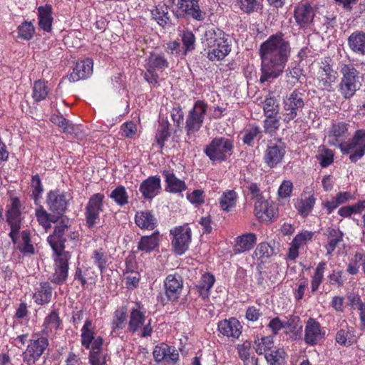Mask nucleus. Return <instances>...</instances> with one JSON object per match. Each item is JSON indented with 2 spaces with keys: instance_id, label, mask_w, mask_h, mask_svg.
<instances>
[{
  "instance_id": "obj_1",
  "label": "nucleus",
  "mask_w": 365,
  "mask_h": 365,
  "mask_svg": "<svg viewBox=\"0 0 365 365\" xmlns=\"http://www.w3.org/2000/svg\"><path fill=\"white\" fill-rule=\"evenodd\" d=\"M291 55V46L284 35L278 32L269 36L259 48L262 83L277 78L284 71Z\"/></svg>"
},
{
  "instance_id": "obj_2",
  "label": "nucleus",
  "mask_w": 365,
  "mask_h": 365,
  "mask_svg": "<svg viewBox=\"0 0 365 365\" xmlns=\"http://www.w3.org/2000/svg\"><path fill=\"white\" fill-rule=\"evenodd\" d=\"M347 137V125L337 123L329 128L326 139L329 145L338 146L342 153L349 155L350 160L361 158L365 153V130H357L351 140L345 143Z\"/></svg>"
},
{
  "instance_id": "obj_3",
  "label": "nucleus",
  "mask_w": 365,
  "mask_h": 365,
  "mask_svg": "<svg viewBox=\"0 0 365 365\" xmlns=\"http://www.w3.org/2000/svg\"><path fill=\"white\" fill-rule=\"evenodd\" d=\"M202 40L207 49V58L212 61L222 60L231 51L225 34L220 29H207Z\"/></svg>"
},
{
  "instance_id": "obj_4",
  "label": "nucleus",
  "mask_w": 365,
  "mask_h": 365,
  "mask_svg": "<svg viewBox=\"0 0 365 365\" xmlns=\"http://www.w3.org/2000/svg\"><path fill=\"white\" fill-rule=\"evenodd\" d=\"M145 322V312L139 303H136L130 312L128 331L132 334L138 333V336L142 338L150 336L153 333L151 319Z\"/></svg>"
},
{
  "instance_id": "obj_5",
  "label": "nucleus",
  "mask_w": 365,
  "mask_h": 365,
  "mask_svg": "<svg viewBox=\"0 0 365 365\" xmlns=\"http://www.w3.org/2000/svg\"><path fill=\"white\" fill-rule=\"evenodd\" d=\"M342 78L339 83V91L345 98L352 97L361 86V77L353 65L344 64L341 66Z\"/></svg>"
},
{
  "instance_id": "obj_6",
  "label": "nucleus",
  "mask_w": 365,
  "mask_h": 365,
  "mask_svg": "<svg viewBox=\"0 0 365 365\" xmlns=\"http://www.w3.org/2000/svg\"><path fill=\"white\" fill-rule=\"evenodd\" d=\"M304 94L295 89L282 100V120L289 123L294 120L304 107Z\"/></svg>"
},
{
  "instance_id": "obj_7",
  "label": "nucleus",
  "mask_w": 365,
  "mask_h": 365,
  "mask_svg": "<svg viewBox=\"0 0 365 365\" xmlns=\"http://www.w3.org/2000/svg\"><path fill=\"white\" fill-rule=\"evenodd\" d=\"M232 141L227 138H215L206 147L205 152L210 160H226L231 157Z\"/></svg>"
},
{
  "instance_id": "obj_8",
  "label": "nucleus",
  "mask_w": 365,
  "mask_h": 365,
  "mask_svg": "<svg viewBox=\"0 0 365 365\" xmlns=\"http://www.w3.org/2000/svg\"><path fill=\"white\" fill-rule=\"evenodd\" d=\"M207 110V105L202 101H197L190 110L185 121V130L188 135L197 132L202 127Z\"/></svg>"
},
{
  "instance_id": "obj_9",
  "label": "nucleus",
  "mask_w": 365,
  "mask_h": 365,
  "mask_svg": "<svg viewBox=\"0 0 365 365\" xmlns=\"http://www.w3.org/2000/svg\"><path fill=\"white\" fill-rule=\"evenodd\" d=\"M169 66V63L162 54L151 53L145 63L146 71L144 78L150 85L155 86L158 83V75L156 71H163Z\"/></svg>"
},
{
  "instance_id": "obj_10",
  "label": "nucleus",
  "mask_w": 365,
  "mask_h": 365,
  "mask_svg": "<svg viewBox=\"0 0 365 365\" xmlns=\"http://www.w3.org/2000/svg\"><path fill=\"white\" fill-rule=\"evenodd\" d=\"M170 233L173 235L172 245L175 252L180 255L184 254L191 242L190 227L185 224L170 230Z\"/></svg>"
},
{
  "instance_id": "obj_11",
  "label": "nucleus",
  "mask_w": 365,
  "mask_h": 365,
  "mask_svg": "<svg viewBox=\"0 0 365 365\" xmlns=\"http://www.w3.org/2000/svg\"><path fill=\"white\" fill-rule=\"evenodd\" d=\"M199 0H178L173 14L177 18L190 17L197 21H203L205 13L200 9Z\"/></svg>"
},
{
  "instance_id": "obj_12",
  "label": "nucleus",
  "mask_w": 365,
  "mask_h": 365,
  "mask_svg": "<svg viewBox=\"0 0 365 365\" xmlns=\"http://www.w3.org/2000/svg\"><path fill=\"white\" fill-rule=\"evenodd\" d=\"M103 200L104 195L101 193H96L89 198L85 208V218L88 227H93L99 222Z\"/></svg>"
},
{
  "instance_id": "obj_13",
  "label": "nucleus",
  "mask_w": 365,
  "mask_h": 365,
  "mask_svg": "<svg viewBox=\"0 0 365 365\" xmlns=\"http://www.w3.org/2000/svg\"><path fill=\"white\" fill-rule=\"evenodd\" d=\"M55 254L56 257L54 259V272L51 277V281L57 284H61L68 277L71 255L66 251L55 252Z\"/></svg>"
},
{
  "instance_id": "obj_14",
  "label": "nucleus",
  "mask_w": 365,
  "mask_h": 365,
  "mask_svg": "<svg viewBox=\"0 0 365 365\" xmlns=\"http://www.w3.org/2000/svg\"><path fill=\"white\" fill-rule=\"evenodd\" d=\"M48 345L47 338L41 336L31 340L23 353V360L28 365H34L41 357Z\"/></svg>"
},
{
  "instance_id": "obj_15",
  "label": "nucleus",
  "mask_w": 365,
  "mask_h": 365,
  "mask_svg": "<svg viewBox=\"0 0 365 365\" xmlns=\"http://www.w3.org/2000/svg\"><path fill=\"white\" fill-rule=\"evenodd\" d=\"M21 203L17 197L11 198V204L7 210V222L11 226L9 236L12 242L16 243V236L21 229V213L20 211Z\"/></svg>"
},
{
  "instance_id": "obj_16",
  "label": "nucleus",
  "mask_w": 365,
  "mask_h": 365,
  "mask_svg": "<svg viewBox=\"0 0 365 365\" xmlns=\"http://www.w3.org/2000/svg\"><path fill=\"white\" fill-rule=\"evenodd\" d=\"M68 220H62L56 227L53 234L48 237V242L54 252L64 251V243L66 241L65 235L71 232Z\"/></svg>"
},
{
  "instance_id": "obj_17",
  "label": "nucleus",
  "mask_w": 365,
  "mask_h": 365,
  "mask_svg": "<svg viewBox=\"0 0 365 365\" xmlns=\"http://www.w3.org/2000/svg\"><path fill=\"white\" fill-rule=\"evenodd\" d=\"M325 336L320 324L314 319L310 318L306 322L304 328V341L307 344L314 346L320 343Z\"/></svg>"
},
{
  "instance_id": "obj_18",
  "label": "nucleus",
  "mask_w": 365,
  "mask_h": 365,
  "mask_svg": "<svg viewBox=\"0 0 365 365\" xmlns=\"http://www.w3.org/2000/svg\"><path fill=\"white\" fill-rule=\"evenodd\" d=\"M165 293L169 301H176L183 289V280L178 274H169L164 280Z\"/></svg>"
},
{
  "instance_id": "obj_19",
  "label": "nucleus",
  "mask_w": 365,
  "mask_h": 365,
  "mask_svg": "<svg viewBox=\"0 0 365 365\" xmlns=\"http://www.w3.org/2000/svg\"><path fill=\"white\" fill-rule=\"evenodd\" d=\"M314 16V9L307 3L294 7V18L300 29H307L312 23Z\"/></svg>"
},
{
  "instance_id": "obj_20",
  "label": "nucleus",
  "mask_w": 365,
  "mask_h": 365,
  "mask_svg": "<svg viewBox=\"0 0 365 365\" xmlns=\"http://www.w3.org/2000/svg\"><path fill=\"white\" fill-rule=\"evenodd\" d=\"M337 78V73L331 66L325 61L322 62L319 71L317 73V80L319 87L323 90L329 91L333 83Z\"/></svg>"
},
{
  "instance_id": "obj_21",
  "label": "nucleus",
  "mask_w": 365,
  "mask_h": 365,
  "mask_svg": "<svg viewBox=\"0 0 365 365\" xmlns=\"http://www.w3.org/2000/svg\"><path fill=\"white\" fill-rule=\"evenodd\" d=\"M242 328L240 322L233 317L218 322V331L227 337L238 339L242 333Z\"/></svg>"
},
{
  "instance_id": "obj_22",
  "label": "nucleus",
  "mask_w": 365,
  "mask_h": 365,
  "mask_svg": "<svg viewBox=\"0 0 365 365\" xmlns=\"http://www.w3.org/2000/svg\"><path fill=\"white\" fill-rule=\"evenodd\" d=\"M93 61L90 58L77 62L69 76V81L76 82L89 77L93 73Z\"/></svg>"
},
{
  "instance_id": "obj_23",
  "label": "nucleus",
  "mask_w": 365,
  "mask_h": 365,
  "mask_svg": "<svg viewBox=\"0 0 365 365\" xmlns=\"http://www.w3.org/2000/svg\"><path fill=\"white\" fill-rule=\"evenodd\" d=\"M254 211L256 217L263 222L271 221L275 215L274 207L264 198L255 202Z\"/></svg>"
},
{
  "instance_id": "obj_24",
  "label": "nucleus",
  "mask_w": 365,
  "mask_h": 365,
  "mask_svg": "<svg viewBox=\"0 0 365 365\" xmlns=\"http://www.w3.org/2000/svg\"><path fill=\"white\" fill-rule=\"evenodd\" d=\"M160 188V179L153 176L143 181L139 190L145 199H152L159 193Z\"/></svg>"
},
{
  "instance_id": "obj_25",
  "label": "nucleus",
  "mask_w": 365,
  "mask_h": 365,
  "mask_svg": "<svg viewBox=\"0 0 365 365\" xmlns=\"http://www.w3.org/2000/svg\"><path fill=\"white\" fill-rule=\"evenodd\" d=\"M52 294L53 288L50 283L48 282H41L35 288L33 299L37 304L43 305L51 302Z\"/></svg>"
},
{
  "instance_id": "obj_26",
  "label": "nucleus",
  "mask_w": 365,
  "mask_h": 365,
  "mask_svg": "<svg viewBox=\"0 0 365 365\" xmlns=\"http://www.w3.org/2000/svg\"><path fill=\"white\" fill-rule=\"evenodd\" d=\"M178 353L174 347L166 344L156 346L153 351V356L157 361L165 360L167 361H176L178 359Z\"/></svg>"
},
{
  "instance_id": "obj_27",
  "label": "nucleus",
  "mask_w": 365,
  "mask_h": 365,
  "mask_svg": "<svg viewBox=\"0 0 365 365\" xmlns=\"http://www.w3.org/2000/svg\"><path fill=\"white\" fill-rule=\"evenodd\" d=\"M349 48L354 53L365 55V32L355 31L351 34L347 39Z\"/></svg>"
},
{
  "instance_id": "obj_28",
  "label": "nucleus",
  "mask_w": 365,
  "mask_h": 365,
  "mask_svg": "<svg viewBox=\"0 0 365 365\" xmlns=\"http://www.w3.org/2000/svg\"><path fill=\"white\" fill-rule=\"evenodd\" d=\"M135 224L143 230H153L157 226V219L149 210L138 211L135 215Z\"/></svg>"
},
{
  "instance_id": "obj_29",
  "label": "nucleus",
  "mask_w": 365,
  "mask_h": 365,
  "mask_svg": "<svg viewBox=\"0 0 365 365\" xmlns=\"http://www.w3.org/2000/svg\"><path fill=\"white\" fill-rule=\"evenodd\" d=\"M52 6L48 4L39 6L38 8V19L40 29L44 31L49 32L51 31L53 16Z\"/></svg>"
},
{
  "instance_id": "obj_30",
  "label": "nucleus",
  "mask_w": 365,
  "mask_h": 365,
  "mask_svg": "<svg viewBox=\"0 0 365 365\" xmlns=\"http://www.w3.org/2000/svg\"><path fill=\"white\" fill-rule=\"evenodd\" d=\"M47 204L51 210L61 215L67 207V201L63 194L55 191H51L48 194Z\"/></svg>"
},
{
  "instance_id": "obj_31",
  "label": "nucleus",
  "mask_w": 365,
  "mask_h": 365,
  "mask_svg": "<svg viewBox=\"0 0 365 365\" xmlns=\"http://www.w3.org/2000/svg\"><path fill=\"white\" fill-rule=\"evenodd\" d=\"M103 339L97 336L93 342V349L90 352L89 361L91 365H105L106 362V354L101 351Z\"/></svg>"
},
{
  "instance_id": "obj_32",
  "label": "nucleus",
  "mask_w": 365,
  "mask_h": 365,
  "mask_svg": "<svg viewBox=\"0 0 365 365\" xmlns=\"http://www.w3.org/2000/svg\"><path fill=\"white\" fill-rule=\"evenodd\" d=\"M160 233L155 231L151 235L143 236L140 238L138 249L139 250L150 252L159 246Z\"/></svg>"
},
{
  "instance_id": "obj_33",
  "label": "nucleus",
  "mask_w": 365,
  "mask_h": 365,
  "mask_svg": "<svg viewBox=\"0 0 365 365\" xmlns=\"http://www.w3.org/2000/svg\"><path fill=\"white\" fill-rule=\"evenodd\" d=\"M257 237L254 233L244 234L237 239L235 246V253H242L251 250L256 243Z\"/></svg>"
},
{
  "instance_id": "obj_34",
  "label": "nucleus",
  "mask_w": 365,
  "mask_h": 365,
  "mask_svg": "<svg viewBox=\"0 0 365 365\" xmlns=\"http://www.w3.org/2000/svg\"><path fill=\"white\" fill-rule=\"evenodd\" d=\"M324 235L327 237V244L325 246L327 252L331 254L343 240V233L338 229L329 227Z\"/></svg>"
},
{
  "instance_id": "obj_35",
  "label": "nucleus",
  "mask_w": 365,
  "mask_h": 365,
  "mask_svg": "<svg viewBox=\"0 0 365 365\" xmlns=\"http://www.w3.org/2000/svg\"><path fill=\"white\" fill-rule=\"evenodd\" d=\"M285 148V144L281 140L270 141L267 150L268 160H282L286 153Z\"/></svg>"
},
{
  "instance_id": "obj_36",
  "label": "nucleus",
  "mask_w": 365,
  "mask_h": 365,
  "mask_svg": "<svg viewBox=\"0 0 365 365\" xmlns=\"http://www.w3.org/2000/svg\"><path fill=\"white\" fill-rule=\"evenodd\" d=\"M163 175L167 183V189L171 192H180L186 189L184 181L178 179L173 173L164 171Z\"/></svg>"
},
{
  "instance_id": "obj_37",
  "label": "nucleus",
  "mask_w": 365,
  "mask_h": 365,
  "mask_svg": "<svg viewBox=\"0 0 365 365\" xmlns=\"http://www.w3.org/2000/svg\"><path fill=\"white\" fill-rule=\"evenodd\" d=\"M81 344L87 349H93V342L97 337H94V332L92 330V323L86 320L81 329Z\"/></svg>"
},
{
  "instance_id": "obj_38",
  "label": "nucleus",
  "mask_w": 365,
  "mask_h": 365,
  "mask_svg": "<svg viewBox=\"0 0 365 365\" xmlns=\"http://www.w3.org/2000/svg\"><path fill=\"white\" fill-rule=\"evenodd\" d=\"M237 200V193L234 190H227L220 197V207L222 210L230 212L236 206Z\"/></svg>"
},
{
  "instance_id": "obj_39",
  "label": "nucleus",
  "mask_w": 365,
  "mask_h": 365,
  "mask_svg": "<svg viewBox=\"0 0 365 365\" xmlns=\"http://www.w3.org/2000/svg\"><path fill=\"white\" fill-rule=\"evenodd\" d=\"M126 312L123 308L117 309L114 312L113 319L111 323L112 333L118 334L125 327L126 321Z\"/></svg>"
},
{
  "instance_id": "obj_40",
  "label": "nucleus",
  "mask_w": 365,
  "mask_h": 365,
  "mask_svg": "<svg viewBox=\"0 0 365 365\" xmlns=\"http://www.w3.org/2000/svg\"><path fill=\"white\" fill-rule=\"evenodd\" d=\"M49 89L43 81H36L34 83L32 97L35 101L39 102L46 98Z\"/></svg>"
},
{
  "instance_id": "obj_41",
  "label": "nucleus",
  "mask_w": 365,
  "mask_h": 365,
  "mask_svg": "<svg viewBox=\"0 0 365 365\" xmlns=\"http://www.w3.org/2000/svg\"><path fill=\"white\" fill-rule=\"evenodd\" d=\"M315 198L313 196H305L298 200L295 205L299 213L303 217L307 216L313 209Z\"/></svg>"
},
{
  "instance_id": "obj_42",
  "label": "nucleus",
  "mask_w": 365,
  "mask_h": 365,
  "mask_svg": "<svg viewBox=\"0 0 365 365\" xmlns=\"http://www.w3.org/2000/svg\"><path fill=\"white\" fill-rule=\"evenodd\" d=\"M151 14L158 24L163 27L169 23L168 9L165 5L156 6L151 11Z\"/></svg>"
},
{
  "instance_id": "obj_43",
  "label": "nucleus",
  "mask_w": 365,
  "mask_h": 365,
  "mask_svg": "<svg viewBox=\"0 0 365 365\" xmlns=\"http://www.w3.org/2000/svg\"><path fill=\"white\" fill-rule=\"evenodd\" d=\"M274 348V341L269 336H264L255 341L254 349L257 354L261 355L269 353Z\"/></svg>"
},
{
  "instance_id": "obj_44",
  "label": "nucleus",
  "mask_w": 365,
  "mask_h": 365,
  "mask_svg": "<svg viewBox=\"0 0 365 365\" xmlns=\"http://www.w3.org/2000/svg\"><path fill=\"white\" fill-rule=\"evenodd\" d=\"M215 282V279L212 274L209 273L204 274L199 282V284L197 285L200 295L203 297H207Z\"/></svg>"
},
{
  "instance_id": "obj_45",
  "label": "nucleus",
  "mask_w": 365,
  "mask_h": 365,
  "mask_svg": "<svg viewBox=\"0 0 365 365\" xmlns=\"http://www.w3.org/2000/svg\"><path fill=\"white\" fill-rule=\"evenodd\" d=\"M325 267V262H321L317 264L314 270V274L312 277L311 289L312 292H315L318 289L321 283L322 282L324 279Z\"/></svg>"
},
{
  "instance_id": "obj_46",
  "label": "nucleus",
  "mask_w": 365,
  "mask_h": 365,
  "mask_svg": "<svg viewBox=\"0 0 365 365\" xmlns=\"http://www.w3.org/2000/svg\"><path fill=\"white\" fill-rule=\"evenodd\" d=\"M180 36L183 43L182 54L193 51L195 46V36L193 33L188 30L184 31Z\"/></svg>"
},
{
  "instance_id": "obj_47",
  "label": "nucleus",
  "mask_w": 365,
  "mask_h": 365,
  "mask_svg": "<svg viewBox=\"0 0 365 365\" xmlns=\"http://www.w3.org/2000/svg\"><path fill=\"white\" fill-rule=\"evenodd\" d=\"M242 11L250 14L261 9V0H236Z\"/></svg>"
},
{
  "instance_id": "obj_48",
  "label": "nucleus",
  "mask_w": 365,
  "mask_h": 365,
  "mask_svg": "<svg viewBox=\"0 0 365 365\" xmlns=\"http://www.w3.org/2000/svg\"><path fill=\"white\" fill-rule=\"evenodd\" d=\"M284 351L274 346L264 356L269 365H282L284 363Z\"/></svg>"
},
{
  "instance_id": "obj_49",
  "label": "nucleus",
  "mask_w": 365,
  "mask_h": 365,
  "mask_svg": "<svg viewBox=\"0 0 365 365\" xmlns=\"http://www.w3.org/2000/svg\"><path fill=\"white\" fill-rule=\"evenodd\" d=\"M110 197L120 206L125 205L128 202L127 192L125 188L122 185L118 186L113 190L110 195Z\"/></svg>"
},
{
  "instance_id": "obj_50",
  "label": "nucleus",
  "mask_w": 365,
  "mask_h": 365,
  "mask_svg": "<svg viewBox=\"0 0 365 365\" xmlns=\"http://www.w3.org/2000/svg\"><path fill=\"white\" fill-rule=\"evenodd\" d=\"M297 317H293L291 319L282 321L279 317L273 318L269 323L268 327L272 330V333L276 334L279 330L284 328H289L292 326V323Z\"/></svg>"
},
{
  "instance_id": "obj_51",
  "label": "nucleus",
  "mask_w": 365,
  "mask_h": 365,
  "mask_svg": "<svg viewBox=\"0 0 365 365\" xmlns=\"http://www.w3.org/2000/svg\"><path fill=\"white\" fill-rule=\"evenodd\" d=\"M61 324V320L58 312L56 310L52 311L45 319L43 326L47 331H55Z\"/></svg>"
},
{
  "instance_id": "obj_52",
  "label": "nucleus",
  "mask_w": 365,
  "mask_h": 365,
  "mask_svg": "<svg viewBox=\"0 0 365 365\" xmlns=\"http://www.w3.org/2000/svg\"><path fill=\"white\" fill-rule=\"evenodd\" d=\"M264 113L266 117L277 115L279 113V105L276 98H267L264 102Z\"/></svg>"
},
{
  "instance_id": "obj_53",
  "label": "nucleus",
  "mask_w": 365,
  "mask_h": 365,
  "mask_svg": "<svg viewBox=\"0 0 365 365\" xmlns=\"http://www.w3.org/2000/svg\"><path fill=\"white\" fill-rule=\"evenodd\" d=\"M35 29L31 22L24 21L18 27V37L24 40H30Z\"/></svg>"
},
{
  "instance_id": "obj_54",
  "label": "nucleus",
  "mask_w": 365,
  "mask_h": 365,
  "mask_svg": "<svg viewBox=\"0 0 365 365\" xmlns=\"http://www.w3.org/2000/svg\"><path fill=\"white\" fill-rule=\"evenodd\" d=\"M336 341L340 345L349 346L353 344L351 333L348 329L339 330L335 337Z\"/></svg>"
},
{
  "instance_id": "obj_55",
  "label": "nucleus",
  "mask_w": 365,
  "mask_h": 365,
  "mask_svg": "<svg viewBox=\"0 0 365 365\" xmlns=\"http://www.w3.org/2000/svg\"><path fill=\"white\" fill-rule=\"evenodd\" d=\"M92 258L94 264L99 268L101 272H103L107 267L108 262V257L103 250H94L93 252Z\"/></svg>"
},
{
  "instance_id": "obj_56",
  "label": "nucleus",
  "mask_w": 365,
  "mask_h": 365,
  "mask_svg": "<svg viewBox=\"0 0 365 365\" xmlns=\"http://www.w3.org/2000/svg\"><path fill=\"white\" fill-rule=\"evenodd\" d=\"M260 133L261 130L259 126L252 125L245 130L243 142L245 144L251 145L254 140L259 138Z\"/></svg>"
},
{
  "instance_id": "obj_57",
  "label": "nucleus",
  "mask_w": 365,
  "mask_h": 365,
  "mask_svg": "<svg viewBox=\"0 0 365 365\" xmlns=\"http://www.w3.org/2000/svg\"><path fill=\"white\" fill-rule=\"evenodd\" d=\"M22 244L18 245L19 250L24 254H33L34 247L31 244L29 233L26 230H24L21 234Z\"/></svg>"
},
{
  "instance_id": "obj_58",
  "label": "nucleus",
  "mask_w": 365,
  "mask_h": 365,
  "mask_svg": "<svg viewBox=\"0 0 365 365\" xmlns=\"http://www.w3.org/2000/svg\"><path fill=\"white\" fill-rule=\"evenodd\" d=\"M272 252L271 247L267 243H260L255 250V255L262 262L268 259Z\"/></svg>"
},
{
  "instance_id": "obj_59",
  "label": "nucleus",
  "mask_w": 365,
  "mask_h": 365,
  "mask_svg": "<svg viewBox=\"0 0 365 365\" xmlns=\"http://www.w3.org/2000/svg\"><path fill=\"white\" fill-rule=\"evenodd\" d=\"M279 127V120L277 115L266 117L264 121V128L267 133L272 134L275 133Z\"/></svg>"
},
{
  "instance_id": "obj_60",
  "label": "nucleus",
  "mask_w": 365,
  "mask_h": 365,
  "mask_svg": "<svg viewBox=\"0 0 365 365\" xmlns=\"http://www.w3.org/2000/svg\"><path fill=\"white\" fill-rule=\"evenodd\" d=\"M36 215L38 222L46 229L51 227L50 222H54L53 217L42 207L36 210Z\"/></svg>"
},
{
  "instance_id": "obj_61",
  "label": "nucleus",
  "mask_w": 365,
  "mask_h": 365,
  "mask_svg": "<svg viewBox=\"0 0 365 365\" xmlns=\"http://www.w3.org/2000/svg\"><path fill=\"white\" fill-rule=\"evenodd\" d=\"M31 187L33 188L32 196L36 203L41 197V193L43 192V187L41 182L40 178L38 175H34L32 178L31 181Z\"/></svg>"
},
{
  "instance_id": "obj_62",
  "label": "nucleus",
  "mask_w": 365,
  "mask_h": 365,
  "mask_svg": "<svg viewBox=\"0 0 365 365\" xmlns=\"http://www.w3.org/2000/svg\"><path fill=\"white\" fill-rule=\"evenodd\" d=\"M170 135L168 123H163L160 125L156 134V140L159 148H162L165 140Z\"/></svg>"
},
{
  "instance_id": "obj_63",
  "label": "nucleus",
  "mask_w": 365,
  "mask_h": 365,
  "mask_svg": "<svg viewBox=\"0 0 365 365\" xmlns=\"http://www.w3.org/2000/svg\"><path fill=\"white\" fill-rule=\"evenodd\" d=\"M51 120L58 126L62 127L66 133H71L74 131V126L63 116H53Z\"/></svg>"
},
{
  "instance_id": "obj_64",
  "label": "nucleus",
  "mask_w": 365,
  "mask_h": 365,
  "mask_svg": "<svg viewBox=\"0 0 365 365\" xmlns=\"http://www.w3.org/2000/svg\"><path fill=\"white\" fill-rule=\"evenodd\" d=\"M313 237V232L309 231H303L295 236L292 242L301 247L304 245L308 241L311 240Z\"/></svg>"
}]
</instances>
